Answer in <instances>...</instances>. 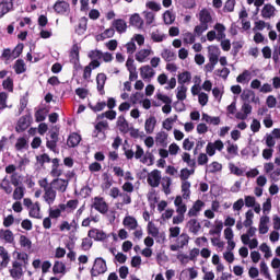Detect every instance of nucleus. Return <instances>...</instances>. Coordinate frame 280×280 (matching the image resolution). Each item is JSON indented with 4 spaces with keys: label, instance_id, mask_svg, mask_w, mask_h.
<instances>
[{
    "label": "nucleus",
    "instance_id": "nucleus-1",
    "mask_svg": "<svg viewBox=\"0 0 280 280\" xmlns=\"http://www.w3.org/2000/svg\"><path fill=\"white\" fill-rule=\"evenodd\" d=\"M16 259L12 262V268L9 270L12 279H21L23 277V267L30 264V255L27 253H18Z\"/></svg>",
    "mask_w": 280,
    "mask_h": 280
},
{
    "label": "nucleus",
    "instance_id": "nucleus-2",
    "mask_svg": "<svg viewBox=\"0 0 280 280\" xmlns=\"http://www.w3.org/2000/svg\"><path fill=\"white\" fill-rule=\"evenodd\" d=\"M108 270V267L106 266V260L102 257H97L94 260V265L91 269L92 277H100V275H104Z\"/></svg>",
    "mask_w": 280,
    "mask_h": 280
},
{
    "label": "nucleus",
    "instance_id": "nucleus-3",
    "mask_svg": "<svg viewBox=\"0 0 280 280\" xmlns=\"http://www.w3.org/2000/svg\"><path fill=\"white\" fill-rule=\"evenodd\" d=\"M91 207L95 209V211H98V213H102V215L108 213V205L106 200H104V197H94Z\"/></svg>",
    "mask_w": 280,
    "mask_h": 280
},
{
    "label": "nucleus",
    "instance_id": "nucleus-4",
    "mask_svg": "<svg viewBox=\"0 0 280 280\" xmlns=\"http://www.w3.org/2000/svg\"><path fill=\"white\" fill-rule=\"evenodd\" d=\"M30 126H32V114L24 115L19 118L15 126V132H19V133L25 132V130H27Z\"/></svg>",
    "mask_w": 280,
    "mask_h": 280
},
{
    "label": "nucleus",
    "instance_id": "nucleus-5",
    "mask_svg": "<svg viewBox=\"0 0 280 280\" xmlns=\"http://www.w3.org/2000/svg\"><path fill=\"white\" fill-rule=\"evenodd\" d=\"M88 237H90V240H94L95 242H104V240L108 238V235H106V232L93 228L88 232Z\"/></svg>",
    "mask_w": 280,
    "mask_h": 280
},
{
    "label": "nucleus",
    "instance_id": "nucleus-6",
    "mask_svg": "<svg viewBox=\"0 0 280 280\" xmlns=\"http://www.w3.org/2000/svg\"><path fill=\"white\" fill-rule=\"evenodd\" d=\"M147 182L150 187H159V185H161V171L153 170L149 173Z\"/></svg>",
    "mask_w": 280,
    "mask_h": 280
},
{
    "label": "nucleus",
    "instance_id": "nucleus-7",
    "mask_svg": "<svg viewBox=\"0 0 280 280\" xmlns=\"http://www.w3.org/2000/svg\"><path fill=\"white\" fill-rule=\"evenodd\" d=\"M50 186L52 187V189L65 194V191H67V187H69V180L62 178H55L51 180Z\"/></svg>",
    "mask_w": 280,
    "mask_h": 280
},
{
    "label": "nucleus",
    "instance_id": "nucleus-8",
    "mask_svg": "<svg viewBox=\"0 0 280 280\" xmlns=\"http://www.w3.org/2000/svg\"><path fill=\"white\" fill-rule=\"evenodd\" d=\"M14 0H2L0 2V19H3L8 12L14 10Z\"/></svg>",
    "mask_w": 280,
    "mask_h": 280
},
{
    "label": "nucleus",
    "instance_id": "nucleus-9",
    "mask_svg": "<svg viewBox=\"0 0 280 280\" xmlns=\"http://www.w3.org/2000/svg\"><path fill=\"white\" fill-rule=\"evenodd\" d=\"M202 207H205V202L202 200L198 199L195 201L192 207L188 210V218H198V213L202 211Z\"/></svg>",
    "mask_w": 280,
    "mask_h": 280
},
{
    "label": "nucleus",
    "instance_id": "nucleus-10",
    "mask_svg": "<svg viewBox=\"0 0 280 280\" xmlns=\"http://www.w3.org/2000/svg\"><path fill=\"white\" fill-rule=\"evenodd\" d=\"M52 8L56 14H60L62 16L69 10L70 5L69 2L65 0H58Z\"/></svg>",
    "mask_w": 280,
    "mask_h": 280
},
{
    "label": "nucleus",
    "instance_id": "nucleus-11",
    "mask_svg": "<svg viewBox=\"0 0 280 280\" xmlns=\"http://www.w3.org/2000/svg\"><path fill=\"white\" fill-rule=\"evenodd\" d=\"M199 22L201 25H206V27H209V23L213 22V18L211 16V12L207 9H202L199 12Z\"/></svg>",
    "mask_w": 280,
    "mask_h": 280
},
{
    "label": "nucleus",
    "instance_id": "nucleus-12",
    "mask_svg": "<svg viewBox=\"0 0 280 280\" xmlns=\"http://www.w3.org/2000/svg\"><path fill=\"white\" fill-rule=\"evenodd\" d=\"M219 56H220V48L218 46H210L209 47V62L210 65H218V60H219Z\"/></svg>",
    "mask_w": 280,
    "mask_h": 280
},
{
    "label": "nucleus",
    "instance_id": "nucleus-13",
    "mask_svg": "<svg viewBox=\"0 0 280 280\" xmlns=\"http://www.w3.org/2000/svg\"><path fill=\"white\" fill-rule=\"evenodd\" d=\"M122 224L124 228L128 229L129 231H136L137 226H139V222H137V219L132 215L125 217Z\"/></svg>",
    "mask_w": 280,
    "mask_h": 280
},
{
    "label": "nucleus",
    "instance_id": "nucleus-14",
    "mask_svg": "<svg viewBox=\"0 0 280 280\" xmlns=\"http://www.w3.org/2000/svg\"><path fill=\"white\" fill-rule=\"evenodd\" d=\"M0 240L5 244H14V233L11 230L0 229Z\"/></svg>",
    "mask_w": 280,
    "mask_h": 280
},
{
    "label": "nucleus",
    "instance_id": "nucleus-15",
    "mask_svg": "<svg viewBox=\"0 0 280 280\" xmlns=\"http://www.w3.org/2000/svg\"><path fill=\"white\" fill-rule=\"evenodd\" d=\"M82 141V137L78 132H72L67 140L68 148H78Z\"/></svg>",
    "mask_w": 280,
    "mask_h": 280
},
{
    "label": "nucleus",
    "instance_id": "nucleus-16",
    "mask_svg": "<svg viewBox=\"0 0 280 280\" xmlns=\"http://www.w3.org/2000/svg\"><path fill=\"white\" fill-rule=\"evenodd\" d=\"M106 80L108 78L106 77V73L101 72L96 75V84H97V91L101 93V95H104V86H106Z\"/></svg>",
    "mask_w": 280,
    "mask_h": 280
},
{
    "label": "nucleus",
    "instance_id": "nucleus-17",
    "mask_svg": "<svg viewBox=\"0 0 280 280\" xmlns=\"http://www.w3.org/2000/svg\"><path fill=\"white\" fill-rule=\"evenodd\" d=\"M44 191H45L44 192L45 202H47V205H54V202H56V196H57V192L56 190H54V187L47 188Z\"/></svg>",
    "mask_w": 280,
    "mask_h": 280
},
{
    "label": "nucleus",
    "instance_id": "nucleus-18",
    "mask_svg": "<svg viewBox=\"0 0 280 280\" xmlns=\"http://www.w3.org/2000/svg\"><path fill=\"white\" fill-rule=\"evenodd\" d=\"M70 62L72 65H78V62H80V46H78V44H74L71 47V50H70Z\"/></svg>",
    "mask_w": 280,
    "mask_h": 280
},
{
    "label": "nucleus",
    "instance_id": "nucleus-19",
    "mask_svg": "<svg viewBox=\"0 0 280 280\" xmlns=\"http://www.w3.org/2000/svg\"><path fill=\"white\" fill-rule=\"evenodd\" d=\"M154 128H156V117L151 116L144 122V130L147 135H152V132H154Z\"/></svg>",
    "mask_w": 280,
    "mask_h": 280
},
{
    "label": "nucleus",
    "instance_id": "nucleus-20",
    "mask_svg": "<svg viewBox=\"0 0 280 280\" xmlns=\"http://www.w3.org/2000/svg\"><path fill=\"white\" fill-rule=\"evenodd\" d=\"M129 23L130 25H132L133 27H137L138 30H142L143 28V19L141 18V15H139V13H135L130 16L129 19Z\"/></svg>",
    "mask_w": 280,
    "mask_h": 280
},
{
    "label": "nucleus",
    "instance_id": "nucleus-21",
    "mask_svg": "<svg viewBox=\"0 0 280 280\" xmlns=\"http://www.w3.org/2000/svg\"><path fill=\"white\" fill-rule=\"evenodd\" d=\"M113 26L115 27L116 32H118V34H124V32L128 30V24H126V21L122 19L114 20Z\"/></svg>",
    "mask_w": 280,
    "mask_h": 280
},
{
    "label": "nucleus",
    "instance_id": "nucleus-22",
    "mask_svg": "<svg viewBox=\"0 0 280 280\" xmlns=\"http://www.w3.org/2000/svg\"><path fill=\"white\" fill-rule=\"evenodd\" d=\"M140 75L142 80H149V78H154V69L150 66H143L140 68Z\"/></svg>",
    "mask_w": 280,
    "mask_h": 280
},
{
    "label": "nucleus",
    "instance_id": "nucleus-23",
    "mask_svg": "<svg viewBox=\"0 0 280 280\" xmlns=\"http://www.w3.org/2000/svg\"><path fill=\"white\" fill-rule=\"evenodd\" d=\"M277 9H275V7L270 3L265 4V7L261 10V16L264 19H270L272 16H275V12Z\"/></svg>",
    "mask_w": 280,
    "mask_h": 280
},
{
    "label": "nucleus",
    "instance_id": "nucleus-24",
    "mask_svg": "<svg viewBox=\"0 0 280 280\" xmlns=\"http://www.w3.org/2000/svg\"><path fill=\"white\" fill-rule=\"evenodd\" d=\"M177 82L180 86H185L187 82H191V72L184 71L177 75Z\"/></svg>",
    "mask_w": 280,
    "mask_h": 280
},
{
    "label": "nucleus",
    "instance_id": "nucleus-25",
    "mask_svg": "<svg viewBox=\"0 0 280 280\" xmlns=\"http://www.w3.org/2000/svg\"><path fill=\"white\" fill-rule=\"evenodd\" d=\"M155 142L158 143V145H162V148H167V132H158L155 136Z\"/></svg>",
    "mask_w": 280,
    "mask_h": 280
},
{
    "label": "nucleus",
    "instance_id": "nucleus-26",
    "mask_svg": "<svg viewBox=\"0 0 280 280\" xmlns=\"http://www.w3.org/2000/svg\"><path fill=\"white\" fill-rule=\"evenodd\" d=\"M0 257L2 259L0 266L2 268H8V264H10V254H8V250H5V247L3 246H0Z\"/></svg>",
    "mask_w": 280,
    "mask_h": 280
},
{
    "label": "nucleus",
    "instance_id": "nucleus-27",
    "mask_svg": "<svg viewBox=\"0 0 280 280\" xmlns=\"http://www.w3.org/2000/svg\"><path fill=\"white\" fill-rule=\"evenodd\" d=\"M117 126H118L119 130L121 132H124V135H127V132L130 128V125H128V120H126V117H124V116L118 117Z\"/></svg>",
    "mask_w": 280,
    "mask_h": 280
},
{
    "label": "nucleus",
    "instance_id": "nucleus-28",
    "mask_svg": "<svg viewBox=\"0 0 280 280\" xmlns=\"http://www.w3.org/2000/svg\"><path fill=\"white\" fill-rule=\"evenodd\" d=\"M13 69L16 75H21V73H25L27 68L25 67V61L23 59H18L13 66Z\"/></svg>",
    "mask_w": 280,
    "mask_h": 280
},
{
    "label": "nucleus",
    "instance_id": "nucleus-29",
    "mask_svg": "<svg viewBox=\"0 0 280 280\" xmlns=\"http://www.w3.org/2000/svg\"><path fill=\"white\" fill-rule=\"evenodd\" d=\"M188 228H189L190 233H194V235H196L200 232L201 225L197 219H190L188 221Z\"/></svg>",
    "mask_w": 280,
    "mask_h": 280
},
{
    "label": "nucleus",
    "instance_id": "nucleus-30",
    "mask_svg": "<svg viewBox=\"0 0 280 280\" xmlns=\"http://www.w3.org/2000/svg\"><path fill=\"white\" fill-rule=\"evenodd\" d=\"M28 215L30 218H35V219H39L40 218V203L35 202L28 211Z\"/></svg>",
    "mask_w": 280,
    "mask_h": 280
},
{
    "label": "nucleus",
    "instance_id": "nucleus-31",
    "mask_svg": "<svg viewBox=\"0 0 280 280\" xmlns=\"http://www.w3.org/2000/svg\"><path fill=\"white\" fill-rule=\"evenodd\" d=\"M191 188V183L189 182H183L182 183V198H184V200H189V196L191 195V190H189Z\"/></svg>",
    "mask_w": 280,
    "mask_h": 280
},
{
    "label": "nucleus",
    "instance_id": "nucleus-32",
    "mask_svg": "<svg viewBox=\"0 0 280 280\" xmlns=\"http://www.w3.org/2000/svg\"><path fill=\"white\" fill-rule=\"evenodd\" d=\"M198 255H200V249L195 247L189 252V256L180 255L177 259H189L190 261H196V257H198Z\"/></svg>",
    "mask_w": 280,
    "mask_h": 280
},
{
    "label": "nucleus",
    "instance_id": "nucleus-33",
    "mask_svg": "<svg viewBox=\"0 0 280 280\" xmlns=\"http://www.w3.org/2000/svg\"><path fill=\"white\" fill-rule=\"evenodd\" d=\"M163 60H165V62H173V60H176V55L174 51L165 48L162 54H161Z\"/></svg>",
    "mask_w": 280,
    "mask_h": 280
},
{
    "label": "nucleus",
    "instance_id": "nucleus-34",
    "mask_svg": "<svg viewBox=\"0 0 280 280\" xmlns=\"http://www.w3.org/2000/svg\"><path fill=\"white\" fill-rule=\"evenodd\" d=\"M2 88L4 91H8L9 93H14V80L12 78H7L2 81Z\"/></svg>",
    "mask_w": 280,
    "mask_h": 280
},
{
    "label": "nucleus",
    "instance_id": "nucleus-35",
    "mask_svg": "<svg viewBox=\"0 0 280 280\" xmlns=\"http://www.w3.org/2000/svg\"><path fill=\"white\" fill-rule=\"evenodd\" d=\"M47 119V109L46 108H39L35 112V121L37 124H40V121H45Z\"/></svg>",
    "mask_w": 280,
    "mask_h": 280
},
{
    "label": "nucleus",
    "instance_id": "nucleus-36",
    "mask_svg": "<svg viewBox=\"0 0 280 280\" xmlns=\"http://www.w3.org/2000/svg\"><path fill=\"white\" fill-rule=\"evenodd\" d=\"M67 270V266H65V262L55 261L52 267L54 275H62Z\"/></svg>",
    "mask_w": 280,
    "mask_h": 280
},
{
    "label": "nucleus",
    "instance_id": "nucleus-37",
    "mask_svg": "<svg viewBox=\"0 0 280 280\" xmlns=\"http://www.w3.org/2000/svg\"><path fill=\"white\" fill-rule=\"evenodd\" d=\"M176 97L179 102H185V100H187V86H178Z\"/></svg>",
    "mask_w": 280,
    "mask_h": 280
},
{
    "label": "nucleus",
    "instance_id": "nucleus-38",
    "mask_svg": "<svg viewBox=\"0 0 280 280\" xmlns=\"http://www.w3.org/2000/svg\"><path fill=\"white\" fill-rule=\"evenodd\" d=\"M163 20L165 25H172L174 21H176V15L172 13V11L167 10L163 14Z\"/></svg>",
    "mask_w": 280,
    "mask_h": 280
},
{
    "label": "nucleus",
    "instance_id": "nucleus-39",
    "mask_svg": "<svg viewBox=\"0 0 280 280\" xmlns=\"http://www.w3.org/2000/svg\"><path fill=\"white\" fill-rule=\"evenodd\" d=\"M162 187H163V191L166 196H168V194L172 192V190L170 189V187H172V178L170 177H163L162 178Z\"/></svg>",
    "mask_w": 280,
    "mask_h": 280
},
{
    "label": "nucleus",
    "instance_id": "nucleus-40",
    "mask_svg": "<svg viewBox=\"0 0 280 280\" xmlns=\"http://www.w3.org/2000/svg\"><path fill=\"white\" fill-rule=\"evenodd\" d=\"M23 196H25V188L16 186L13 191V200H23Z\"/></svg>",
    "mask_w": 280,
    "mask_h": 280
},
{
    "label": "nucleus",
    "instance_id": "nucleus-41",
    "mask_svg": "<svg viewBox=\"0 0 280 280\" xmlns=\"http://www.w3.org/2000/svg\"><path fill=\"white\" fill-rule=\"evenodd\" d=\"M148 56H150V49H141L136 54V60L138 62H144Z\"/></svg>",
    "mask_w": 280,
    "mask_h": 280
},
{
    "label": "nucleus",
    "instance_id": "nucleus-42",
    "mask_svg": "<svg viewBox=\"0 0 280 280\" xmlns=\"http://www.w3.org/2000/svg\"><path fill=\"white\" fill-rule=\"evenodd\" d=\"M241 98L243 100V102H248V100L252 98V102H256L255 101V92H253L252 90H244Z\"/></svg>",
    "mask_w": 280,
    "mask_h": 280
},
{
    "label": "nucleus",
    "instance_id": "nucleus-43",
    "mask_svg": "<svg viewBox=\"0 0 280 280\" xmlns=\"http://www.w3.org/2000/svg\"><path fill=\"white\" fill-rule=\"evenodd\" d=\"M36 161L43 167L45 163H51V158H49V154L43 153L36 156Z\"/></svg>",
    "mask_w": 280,
    "mask_h": 280
},
{
    "label": "nucleus",
    "instance_id": "nucleus-44",
    "mask_svg": "<svg viewBox=\"0 0 280 280\" xmlns=\"http://www.w3.org/2000/svg\"><path fill=\"white\" fill-rule=\"evenodd\" d=\"M182 160L184 163H187L189 167H196V160H191V154L188 152H184L182 155Z\"/></svg>",
    "mask_w": 280,
    "mask_h": 280
},
{
    "label": "nucleus",
    "instance_id": "nucleus-45",
    "mask_svg": "<svg viewBox=\"0 0 280 280\" xmlns=\"http://www.w3.org/2000/svg\"><path fill=\"white\" fill-rule=\"evenodd\" d=\"M20 246L22 248H27L28 250L32 248V241L27 238L25 235L20 236Z\"/></svg>",
    "mask_w": 280,
    "mask_h": 280
},
{
    "label": "nucleus",
    "instance_id": "nucleus-46",
    "mask_svg": "<svg viewBox=\"0 0 280 280\" xmlns=\"http://www.w3.org/2000/svg\"><path fill=\"white\" fill-rule=\"evenodd\" d=\"M115 36V28H106L103 33L100 34L101 40H106V38H113Z\"/></svg>",
    "mask_w": 280,
    "mask_h": 280
},
{
    "label": "nucleus",
    "instance_id": "nucleus-47",
    "mask_svg": "<svg viewBox=\"0 0 280 280\" xmlns=\"http://www.w3.org/2000/svg\"><path fill=\"white\" fill-rule=\"evenodd\" d=\"M89 108L93 110V113H102L106 108V102H98L95 106L89 104Z\"/></svg>",
    "mask_w": 280,
    "mask_h": 280
},
{
    "label": "nucleus",
    "instance_id": "nucleus-48",
    "mask_svg": "<svg viewBox=\"0 0 280 280\" xmlns=\"http://www.w3.org/2000/svg\"><path fill=\"white\" fill-rule=\"evenodd\" d=\"M8 108V93L0 92V110Z\"/></svg>",
    "mask_w": 280,
    "mask_h": 280
},
{
    "label": "nucleus",
    "instance_id": "nucleus-49",
    "mask_svg": "<svg viewBox=\"0 0 280 280\" xmlns=\"http://www.w3.org/2000/svg\"><path fill=\"white\" fill-rule=\"evenodd\" d=\"M151 39L153 43H163V40H165V34H161L159 31L153 32L151 34Z\"/></svg>",
    "mask_w": 280,
    "mask_h": 280
},
{
    "label": "nucleus",
    "instance_id": "nucleus-50",
    "mask_svg": "<svg viewBox=\"0 0 280 280\" xmlns=\"http://www.w3.org/2000/svg\"><path fill=\"white\" fill-rule=\"evenodd\" d=\"M27 148V140L25 138H19L16 143H15V150L21 151L25 150Z\"/></svg>",
    "mask_w": 280,
    "mask_h": 280
},
{
    "label": "nucleus",
    "instance_id": "nucleus-51",
    "mask_svg": "<svg viewBox=\"0 0 280 280\" xmlns=\"http://www.w3.org/2000/svg\"><path fill=\"white\" fill-rule=\"evenodd\" d=\"M1 58H2V60H5L7 62H8V60H14V55L12 54V49H10V48L3 49Z\"/></svg>",
    "mask_w": 280,
    "mask_h": 280
},
{
    "label": "nucleus",
    "instance_id": "nucleus-52",
    "mask_svg": "<svg viewBox=\"0 0 280 280\" xmlns=\"http://www.w3.org/2000/svg\"><path fill=\"white\" fill-rule=\"evenodd\" d=\"M50 141H56L58 143V137H60V128L55 127L49 131Z\"/></svg>",
    "mask_w": 280,
    "mask_h": 280
},
{
    "label": "nucleus",
    "instance_id": "nucleus-53",
    "mask_svg": "<svg viewBox=\"0 0 280 280\" xmlns=\"http://www.w3.org/2000/svg\"><path fill=\"white\" fill-rule=\"evenodd\" d=\"M102 50H97V49H95V50H91L90 52H89V59L90 60H102Z\"/></svg>",
    "mask_w": 280,
    "mask_h": 280
},
{
    "label": "nucleus",
    "instance_id": "nucleus-54",
    "mask_svg": "<svg viewBox=\"0 0 280 280\" xmlns=\"http://www.w3.org/2000/svg\"><path fill=\"white\" fill-rule=\"evenodd\" d=\"M184 43L187 45H194L196 43V35L189 32L184 34Z\"/></svg>",
    "mask_w": 280,
    "mask_h": 280
},
{
    "label": "nucleus",
    "instance_id": "nucleus-55",
    "mask_svg": "<svg viewBox=\"0 0 280 280\" xmlns=\"http://www.w3.org/2000/svg\"><path fill=\"white\" fill-rule=\"evenodd\" d=\"M109 119V121H113V119L117 118V112L109 109L101 115V118Z\"/></svg>",
    "mask_w": 280,
    "mask_h": 280
},
{
    "label": "nucleus",
    "instance_id": "nucleus-56",
    "mask_svg": "<svg viewBox=\"0 0 280 280\" xmlns=\"http://www.w3.org/2000/svg\"><path fill=\"white\" fill-rule=\"evenodd\" d=\"M86 23H88L86 18H82L80 20L78 28H77V32H79V34H84V32H86Z\"/></svg>",
    "mask_w": 280,
    "mask_h": 280
},
{
    "label": "nucleus",
    "instance_id": "nucleus-57",
    "mask_svg": "<svg viewBox=\"0 0 280 280\" xmlns=\"http://www.w3.org/2000/svg\"><path fill=\"white\" fill-rule=\"evenodd\" d=\"M75 95H78V97H80V100H86V97L89 96V90H86L84 88H78L75 90Z\"/></svg>",
    "mask_w": 280,
    "mask_h": 280
},
{
    "label": "nucleus",
    "instance_id": "nucleus-58",
    "mask_svg": "<svg viewBox=\"0 0 280 280\" xmlns=\"http://www.w3.org/2000/svg\"><path fill=\"white\" fill-rule=\"evenodd\" d=\"M0 187L5 191V194H12V186L10 185V180L3 179L0 184Z\"/></svg>",
    "mask_w": 280,
    "mask_h": 280
},
{
    "label": "nucleus",
    "instance_id": "nucleus-59",
    "mask_svg": "<svg viewBox=\"0 0 280 280\" xmlns=\"http://www.w3.org/2000/svg\"><path fill=\"white\" fill-rule=\"evenodd\" d=\"M223 10L224 12H233L235 10V0H226Z\"/></svg>",
    "mask_w": 280,
    "mask_h": 280
},
{
    "label": "nucleus",
    "instance_id": "nucleus-60",
    "mask_svg": "<svg viewBox=\"0 0 280 280\" xmlns=\"http://www.w3.org/2000/svg\"><path fill=\"white\" fill-rule=\"evenodd\" d=\"M266 105L268 108H276L277 107V97L273 95H269L266 100Z\"/></svg>",
    "mask_w": 280,
    "mask_h": 280
},
{
    "label": "nucleus",
    "instance_id": "nucleus-61",
    "mask_svg": "<svg viewBox=\"0 0 280 280\" xmlns=\"http://www.w3.org/2000/svg\"><path fill=\"white\" fill-rule=\"evenodd\" d=\"M210 174H215V172H222V164L219 162H212L210 164Z\"/></svg>",
    "mask_w": 280,
    "mask_h": 280
},
{
    "label": "nucleus",
    "instance_id": "nucleus-62",
    "mask_svg": "<svg viewBox=\"0 0 280 280\" xmlns=\"http://www.w3.org/2000/svg\"><path fill=\"white\" fill-rule=\"evenodd\" d=\"M144 20L147 25H152L154 23V14L150 11H144Z\"/></svg>",
    "mask_w": 280,
    "mask_h": 280
},
{
    "label": "nucleus",
    "instance_id": "nucleus-63",
    "mask_svg": "<svg viewBox=\"0 0 280 280\" xmlns=\"http://www.w3.org/2000/svg\"><path fill=\"white\" fill-rule=\"evenodd\" d=\"M12 224H14V215L9 214L3 219V226L5 229H10V226H12Z\"/></svg>",
    "mask_w": 280,
    "mask_h": 280
},
{
    "label": "nucleus",
    "instance_id": "nucleus-64",
    "mask_svg": "<svg viewBox=\"0 0 280 280\" xmlns=\"http://www.w3.org/2000/svg\"><path fill=\"white\" fill-rule=\"evenodd\" d=\"M176 117H178V116H176L175 115V118H166L164 121H163V128L165 129V130H172V124L174 122V121H176Z\"/></svg>",
    "mask_w": 280,
    "mask_h": 280
}]
</instances>
